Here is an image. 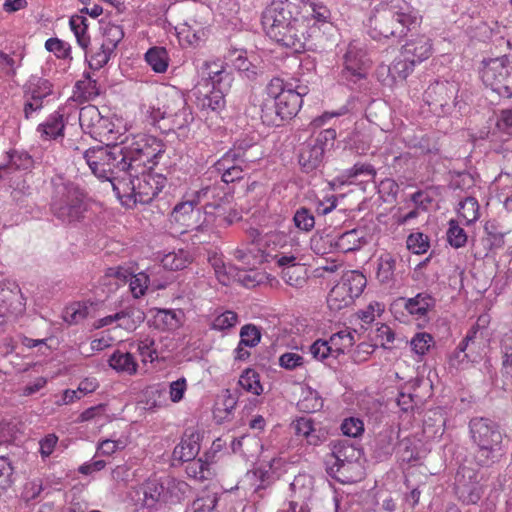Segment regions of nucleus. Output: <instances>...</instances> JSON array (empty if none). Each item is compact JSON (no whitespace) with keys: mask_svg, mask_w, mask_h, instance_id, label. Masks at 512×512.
Instances as JSON below:
<instances>
[{"mask_svg":"<svg viewBox=\"0 0 512 512\" xmlns=\"http://www.w3.org/2000/svg\"><path fill=\"white\" fill-rule=\"evenodd\" d=\"M164 152V144L154 136L140 134L130 141L106 147H94L84 152V159L98 178L113 182L128 174V170L151 163ZM132 175V172H129Z\"/></svg>","mask_w":512,"mask_h":512,"instance_id":"obj_1","label":"nucleus"},{"mask_svg":"<svg viewBox=\"0 0 512 512\" xmlns=\"http://www.w3.org/2000/svg\"><path fill=\"white\" fill-rule=\"evenodd\" d=\"M295 0L273 2L262 15V25L267 36L283 46L300 51L310 37L307 25L300 20Z\"/></svg>","mask_w":512,"mask_h":512,"instance_id":"obj_2","label":"nucleus"},{"mask_svg":"<svg viewBox=\"0 0 512 512\" xmlns=\"http://www.w3.org/2000/svg\"><path fill=\"white\" fill-rule=\"evenodd\" d=\"M421 22L419 11L406 0H384L368 19L369 34L377 40L403 38Z\"/></svg>","mask_w":512,"mask_h":512,"instance_id":"obj_3","label":"nucleus"},{"mask_svg":"<svg viewBox=\"0 0 512 512\" xmlns=\"http://www.w3.org/2000/svg\"><path fill=\"white\" fill-rule=\"evenodd\" d=\"M161 155L162 153L153 162L132 170V175L128 173L121 180L113 182V190L124 205L147 204L164 188L166 178L150 171Z\"/></svg>","mask_w":512,"mask_h":512,"instance_id":"obj_4","label":"nucleus"},{"mask_svg":"<svg viewBox=\"0 0 512 512\" xmlns=\"http://www.w3.org/2000/svg\"><path fill=\"white\" fill-rule=\"evenodd\" d=\"M472 443L476 446L474 459L480 466H490L505 454L503 434L492 420L475 417L469 422Z\"/></svg>","mask_w":512,"mask_h":512,"instance_id":"obj_5","label":"nucleus"},{"mask_svg":"<svg viewBox=\"0 0 512 512\" xmlns=\"http://www.w3.org/2000/svg\"><path fill=\"white\" fill-rule=\"evenodd\" d=\"M54 193L51 202L53 215L64 223H73L84 218L87 211L86 195L78 185L64 181L62 178L54 180Z\"/></svg>","mask_w":512,"mask_h":512,"instance_id":"obj_6","label":"nucleus"},{"mask_svg":"<svg viewBox=\"0 0 512 512\" xmlns=\"http://www.w3.org/2000/svg\"><path fill=\"white\" fill-rule=\"evenodd\" d=\"M199 205L193 193L186 196V199L177 203L171 214L170 220L186 228L189 232H207L215 224L216 216L213 211L202 213L200 209H195Z\"/></svg>","mask_w":512,"mask_h":512,"instance_id":"obj_7","label":"nucleus"},{"mask_svg":"<svg viewBox=\"0 0 512 512\" xmlns=\"http://www.w3.org/2000/svg\"><path fill=\"white\" fill-rule=\"evenodd\" d=\"M265 94L276 100L280 118L285 121L292 119L299 112L303 103L302 97L307 94V87L293 88L291 84L284 83L282 79L273 78L268 83Z\"/></svg>","mask_w":512,"mask_h":512,"instance_id":"obj_8","label":"nucleus"},{"mask_svg":"<svg viewBox=\"0 0 512 512\" xmlns=\"http://www.w3.org/2000/svg\"><path fill=\"white\" fill-rule=\"evenodd\" d=\"M366 286V278L359 271H347L333 286L327 297L330 310L339 311L350 306Z\"/></svg>","mask_w":512,"mask_h":512,"instance_id":"obj_9","label":"nucleus"},{"mask_svg":"<svg viewBox=\"0 0 512 512\" xmlns=\"http://www.w3.org/2000/svg\"><path fill=\"white\" fill-rule=\"evenodd\" d=\"M483 83L500 97H512V60L508 57L490 59L481 70Z\"/></svg>","mask_w":512,"mask_h":512,"instance_id":"obj_10","label":"nucleus"},{"mask_svg":"<svg viewBox=\"0 0 512 512\" xmlns=\"http://www.w3.org/2000/svg\"><path fill=\"white\" fill-rule=\"evenodd\" d=\"M369 65L364 43L353 40L342 57L340 79L347 84H356L366 78Z\"/></svg>","mask_w":512,"mask_h":512,"instance_id":"obj_11","label":"nucleus"},{"mask_svg":"<svg viewBox=\"0 0 512 512\" xmlns=\"http://www.w3.org/2000/svg\"><path fill=\"white\" fill-rule=\"evenodd\" d=\"M235 257L240 260L249 269L237 272V281L247 288H254L265 283L269 276L263 271L256 270L255 267L264 261H267V255L258 244L253 243L247 249H237Z\"/></svg>","mask_w":512,"mask_h":512,"instance_id":"obj_12","label":"nucleus"},{"mask_svg":"<svg viewBox=\"0 0 512 512\" xmlns=\"http://www.w3.org/2000/svg\"><path fill=\"white\" fill-rule=\"evenodd\" d=\"M26 300L15 282L0 281V327L24 313Z\"/></svg>","mask_w":512,"mask_h":512,"instance_id":"obj_13","label":"nucleus"},{"mask_svg":"<svg viewBox=\"0 0 512 512\" xmlns=\"http://www.w3.org/2000/svg\"><path fill=\"white\" fill-rule=\"evenodd\" d=\"M336 138L333 129L322 131L316 138L306 141L299 152V164L305 172H310L321 165L324 158L325 145Z\"/></svg>","mask_w":512,"mask_h":512,"instance_id":"obj_14","label":"nucleus"},{"mask_svg":"<svg viewBox=\"0 0 512 512\" xmlns=\"http://www.w3.org/2000/svg\"><path fill=\"white\" fill-rule=\"evenodd\" d=\"M169 104L167 119L170 121L172 128L181 130L189 127L194 120V116L184 95L177 90L170 89Z\"/></svg>","mask_w":512,"mask_h":512,"instance_id":"obj_15","label":"nucleus"},{"mask_svg":"<svg viewBox=\"0 0 512 512\" xmlns=\"http://www.w3.org/2000/svg\"><path fill=\"white\" fill-rule=\"evenodd\" d=\"M433 54V43L425 34L411 36L401 47V57H407L416 64L429 59Z\"/></svg>","mask_w":512,"mask_h":512,"instance_id":"obj_16","label":"nucleus"},{"mask_svg":"<svg viewBox=\"0 0 512 512\" xmlns=\"http://www.w3.org/2000/svg\"><path fill=\"white\" fill-rule=\"evenodd\" d=\"M225 186L216 183L213 185L202 187L201 189L192 192L194 197L196 198V201L199 204L204 205V210L202 213H205L206 211H212V210H222L223 205L226 202H229L230 196L225 192Z\"/></svg>","mask_w":512,"mask_h":512,"instance_id":"obj_17","label":"nucleus"},{"mask_svg":"<svg viewBox=\"0 0 512 512\" xmlns=\"http://www.w3.org/2000/svg\"><path fill=\"white\" fill-rule=\"evenodd\" d=\"M162 479H148L137 491V502L150 509H158L163 503Z\"/></svg>","mask_w":512,"mask_h":512,"instance_id":"obj_18","label":"nucleus"},{"mask_svg":"<svg viewBox=\"0 0 512 512\" xmlns=\"http://www.w3.org/2000/svg\"><path fill=\"white\" fill-rule=\"evenodd\" d=\"M200 451V433L195 429H187L181 442L173 450V459L189 462L195 459Z\"/></svg>","mask_w":512,"mask_h":512,"instance_id":"obj_19","label":"nucleus"},{"mask_svg":"<svg viewBox=\"0 0 512 512\" xmlns=\"http://www.w3.org/2000/svg\"><path fill=\"white\" fill-rule=\"evenodd\" d=\"M80 126L87 128L93 133L103 135L105 132H111L110 122L100 115L96 106L88 105L82 107L78 114Z\"/></svg>","mask_w":512,"mask_h":512,"instance_id":"obj_20","label":"nucleus"},{"mask_svg":"<svg viewBox=\"0 0 512 512\" xmlns=\"http://www.w3.org/2000/svg\"><path fill=\"white\" fill-rule=\"evenodd\" d=\"M224 86L210 88L197 87L198 104L203 110L220 111L225 107Z\"/></svg>","mask_w":512,"mask_h":512,"instance_id":"obj_21","label":"nucleus"},{"mask_svg":"<svg viewBox=\"0 0 512 512\" xmlns=\"http://www.w3.org/2000/svg\"><path fill=\"white\" fill-rule=\"evenodd\" d=\"M295 434L302 437L309 445L317 446L325 440V432L316 427L310 417H300L292 423Z\"/></svg>","mask_w":512,"mask_h":512,"instance_id":"obj_22","label":"nucleus"},{"mask_svg":"<svg viewBox=\"0 0 512 512\" xmlns=\"http://www.w3.org/2000/svg\"><path fill=\"white\" fill-rule=\"evenodd\" d=\"M163 483V503L164 505H173L182 502L190 491V486L182 480L172 477L162 479Z\"/></svg>","mask_w":512,"mask_h":512,"instance_id":"obj_23","label":"nucleus"},{"mask_svg":"<svg viewBox=\"0 0 512 512\" xmlns=\"http://www.w3.org/2000/svg\"><path fill=\"white\" fill-rule=\"evenodd\" d=\"M328 473L343 484L354 483L362 477V467L358 461L327 465Z\"/></svg>","mask_w":512,"mask_h":512,"instance_id":"obj_24","label":"nucleus"},{"mask_svg":"<svg viewBox=\"0 0 512 512\" xmlns=\"http://www.w3.org/2000/svg\"><path fill=\"white\" fill-rule=\"evenodd\" d=\"M314 480L306 473H299L290 484V500L299 501L300 504H308L313 495Z\"/></svg>","mask_w":512,"mask_h":512,"instance_id":"obj_25","label":"nucleus"},{"mask_svg":"<svg viewBox=\"0 0 512 512\" xmlns=\"http://www.w3.org/2000/svg\"><path fill=\"white\" fill-rule=\"evenodd\" d=\"M64 109L59 108L57 111L50 114L47 119L39 124L37 131L40 133L41 138L44 140L56 139L63 137L64 131Z\"/></svg>","mask_w":512,"mask_h":512,"instance_id":"obj_26","label":"nucleus"},{"mask_svg":"<svg viewBox=\"0 0 512 512\" xmlns=\"http://www.w3.org/2000/svg\"><path fill=\"white\" fill-rule=\"evenodd\" d=\"M331 451L327 465L358 461L360 457V451L347 440L333 442Z\"/></svg>","mask_w":512,"mask_h":512,"instance_id":"obj_27","label":"nucleus"},{"mask_svg":"<svg viewBox=\"0 0 512 512\" xmlns=\"http://www.w3.org/2000/svg\"><path fill=\"white\" fill-rule=\"evenodd\" d=\"M337 252L348 253L360 249L365 243V231L352 229L335 237Z\"/></svg>","mask_w":512,"mask_h":512,"instance_id":"obj_28","label":"nucleus"},{"mask_svg":"<svg viewBox=\"0 0 512 512\" xmlns=\"http://www.w3.org/2000/svg\"><path fill=\"white\" fill-rule=\"evenodd\" d=\"M109 366L118 373L134 375L137 373L138 364L134 356L129 352L115 351L108 359Z\"/></svg>","mask_w":512,"mask_h":512,"instance_id":"obj_29","label":"nucleus"},{"mask_svg":"<svg viewBox=\"0 0 512 512\" xmlns=\"http://www.w3.org/2000/svg\"><path fill=\"white\" fill-rule=\"evenodd\" d=\"M396 269V257L389 253H382L377 259V279L384 284H389L394 280Z\"/></svg>","mask_w":512,"mask_h":512,"instance_id":"obj_30","label":"nucleus"},{"mask_svg":"<svg viewBox=\"0 0 512 512\" xmlns=\"http://www.w3.org/2000/svg\"><path fill=\"white\" fill-rule=\"evenodd\" d=\"M209 263L214 269L215 276L222 285H229L233 280H237L238 270L232 266H227L222 257L214 254L209 257Z\"/></svg>","mask_w":512,"mask_h":512,"instance_id":"obj_31","label":"nucleus"},{"mask_svg":"<svg viewBox=\"0 0 512 512\" xmlns=\"http://www.w3.org/2000/svg\"><path fill=\"white\" fill-rule=\"evenodd\" d=\"M208 34V29L195 20L192 23H185L179 31V35L191 46H199L207 39Z\"/></svg>","mask_w":512,"mask_h":512,"instance_id":"obj_32","label":"nucleus"},{"mask_svg":"<svg viewBox=\"0 0 512 512\" xmlns=\"http://www.w3.org/2000/svg\"><path fill=\"white\" fill-rule=\"evenodd\" d=\"M115 317L117 318V327L129 332L134 331L145 319L142 311L131 307L115 313Z\"/></svg>","mask_w":512,"mask_h":512,"instance_id":"obj_33","label":"nucleus"},{"mask_svg":"<svg viewBox=\"0 0 512 512\" xmlns=\"http://www.w3.org/2000/svg\"><path fill=\"white\" fill-rule=\"evenodd\" d=\"M156 104H150L148 106H144V113L146 117L149 119L151 124H156L160 120L168 118V106L169 104V90L162 93L160 97L157 99Z\"/></svg>","mask_w":512,"mask_h":512,"instance_id":"obj_34","label":"nucleus"},{"mask_svg":"<svg viewBox=\"0 0 512 512\" xmlns=\"http://www.w3.org/2000/svg\"><path fill=\"white\" fill-rule=\"evenodd\" d=\"M354 343L355 335L349 328L342 329L332 334L329 338V344L332 346L336 357L349 351Z\"/></svg>","mask_w":512,"mask_h":512,"instance_id":"obj_35","label":"nucleus"},{"mask_svg":"<svg viewBox=\"0 0 512 512\" xmlns=\"http://www.w3.org/2000/svg\"><path fill=\"white\" fill-rule=\"evenodd\" d=\"M207 78L198 87L210 88L215 86H224V81H229V74L224 70L223 66L219 63H206L205 64Z\"/></svg>","mask_w":512,"mask_h":512,"instance_id":"obj_36","label":"nucleus"},{"mask_svg":"<svg viewBox=\"0 0 512 512\" xmlns=\"http://www.w3.org/2000/svg\"><path fill=\"white\" fill-rule=\"evenodd\" d=\"M71 31L77 40L78 45L86 50L90 44V36L88 35L87 18L82 14L72 15L69 20Z\"/></svg>","mask_w":512,"mask_h":512,"instance_id":"obj_37","label":"nucleus"},{"mask_svg":"<svg viewBox=\"0 0 512 512\" xmlns=\"http://www.w3.org/2000/svg\"><path fill=\"white\" fill-rule=\"evenodd\" d=\"M376 175L375 168L369 163L357 162L353 167L346 169L341 175L337 177V181L341 184H350L358 177L374 178Z\"/></svg>","mask_w":512,"mask_h":512,"instance_id":"obj_38","label":"nucleus"},{"mask_svg":"<svg viewBox=\"0 0 512 512\" xmlns=\"http://www.w3.org/2000/svg\"><path fill=\"white\" fill-rule=\"evenodd\" d=\"M434 305L433 298L426 293H419L415 297L405 300V308L411 315L424 316Z\"/></svg>","mask_w":512,"mask_h":512,"instance_id":"obj_39","label":"nucleus"},{"mask_svg":"<svg viewBox=\"0 0 512 512\" xmlns=\"http://www.w3.org/2000/svg\"><path fill=\"white\" fill-rule=\"evenodd\" d=\"M145 60L156 73H164L168 68L169 57L166 49L163 47L150 48L145 53Z\"/></svg>","mask_w":512,"mask_h":512,"instance_id":"obj_40","label":"nucleus"},{"mask_svg":"<svg viewBox=\"0 0 512 512\" xmlns=\"http://www.w3.org/2000/svg\"><path fill=\"white\" fill-rule=\"evenodd\" d=\"M261 109V119L262 122L268 126H280L283 122L282 118H280V114L278 113V105H276V100L268 96L263 99L260 104Z\"/></svg>","mask_w":512,"mask_h":512,"instance_id":"obj_41","label":"nucleus"},{"mask_svg":"<svg viewBox=\"0 0 512 512\" xmlns=\"http://www.w3.org/2000/svg\"><path fill=\"white\" fill-rule=\"evenodd\" d=\"M192 261L188 251L179 249L165 254L161 260L162 266L168 270H181L186 268Z\"/></svg>","mask_w":512,"mask_h":512,"instance_id":"obj_42","label":"nucleus"},{"mask_svg":"<svg viewBox=\"0 0 512 512\" xmlns=\"http://www.w3.org/2000/svg\"><path fill=\"white\" fill-rule=\"evenodd\" d=\"M416 65L411 59L400 55L387 69L393 81L405 80L413 72Z\"/></svg>","mask_w":512,"mask_h":512,"instance_id":"obj_43","label":"nucleus"},{"mask_svg":"<svg viewBox=\"0 0 512 512\" xmlns=\"http://www.w3.org/2000/svg\"><path fill=\"white\" fill-rule=\"evenodd\" d=\"M180 324L181 320L178 314L172 310H158L153 317V325L159 330H175Z\"/></svg>","mask_w":512,"mask_h":512,"instance_id":"obj_44","label":"nucleus"},{"mask_svg":"<svg viewBox=\"0 0 512 512\" xmlns=\"http://www.w3.org/2000/svg\"><path fill=\"white\" fill-rule=\"evenodd\" d=\"M282 278L286 284L302 288L307 282V269L304 265H290L282 269Z\"/></svg>","mask_w":512,"mask_h":512,"instance_id":"obj_45","label":"nucleus"},{"mask_svg":"<svg viewBox=\"0 0 512 512\" xmlns=\"http://www.w3.org/2000/svg\"><path fill=\"white\" fill-rule=\"evenodd\" d=\"M118 275L122 276L124 279L128 278L130 291L135 298L143 296L148 289L149 284L151 283L150 275H148L146 272L129 274V276L118 272Z\"/></svg>","mask_w":512,"mask_h":512,"instance_id":"obj_46","label":"nucleus"},{"mask_svg":"<svg viewBox=\"0 0 512 512\" xmlns=\"http://www.w3.org/2000/svg\"><path fill=\"white\" fill-rule=\"evenodd\" d=\"M310 245L312 251L321 256L337 251L335 237L330 234H315Z\"/></svg>","mask_w":512,"mask_h":512,"instance_id":"obj_47","label":"nucleus"},{"mask_svg":"<svg viewBox=\"0 0 512 512\" xmlns=\"http://www.w3.org/2000/svg\"><path fill=\"white\" fill-rule=\"evenodd\" d=\"M239 386L246 392L259 396L263 393L259 374L253 369H246L239 377Z\"/></svg>","mask_w":512,"mask_h":512,"instance_id":"obj_48","label":"nucleus"},{"mask_svg":"<svg viewBox=\"0 0 512 512\" xmlns=\"http://www.w3.org/2000/svg\"><path fill=\"white\" fill-rule=\"evenodd\" d=\"M102 44L106 45L108 50L117 47L124 37V31L120 25L114 23H103L101 26Z\"/></svg>","mask_w":512,"mask_h":512,"instance_id":"obj_49","label":"nucleus"},{"mask_svg":"<svg viewBox=\"0 0 512 512\" xmlns=\"http://www.w3.org/2000/svg\"><path fill=\"white\" fill-rule=\"evenodd\" d=\"M43 85V91L31 90V101L27 102L24 106L25 117H31L32 113L38 111L42 107V99L50 95L52 92V85L49 81H39Z\"/></svg>","mask_w":512,"mask_h":512,"instance_id":"obj_50","label":"nucleus"},{"mask_svg":"<svg viewBox=\"0 0 512 512\" xmlns=\"http://www.w3.org/2000/svg\"><path fill=\"white\" fill-rule=\"evenodd\" d=\"M458 216L463 223L469 225L479 218V204L473 197H467L459 203Z\"/></svg>","mask_w":512,"mask_h":512,"instance_id":"obj_51","label":"nucleus"},{"mask_svg":"<svg viewBox=\"0 0 512 512\" xmlns=\"http://www.w3.org/2000/svg\"><path fill=\"white\" fill-rule=\"evenodd\" d=\"M75 88L77 98L83 102L93 100L99 95L97 82L91 79L89 75H85L83 80L77 81Z\"/></svg>","mask_w":512,"mask_h":512,"instance_id":"obj_52","label":"nucleus"},{"mask_svg":"<svg viewBox=\"0 0 512 512\" xmlns=\"http://www.w3.org/2000/svg\"><path fill=\"white\" fill-rule=\"evenodd\" d=\"M88 313L89 307L86 303L75 302L65 308L63 319L68 324H78L86 319Z\"/></svg>","mask_w":512,"mask_h":512,"instance_id":"obj_53","label":"nucleus"},{"mask_svg":"<svg viewBox=\"0 0 512 512\" xmlns=\"http://www.w3.org/2000/svg\"><path fill=\"white\" fill-rule=\"evenodd\" d=\"M433 345V337L426 332L416 333L410 341L412 351L414 352V354L420 357L424 356Z\"/></svg>","mask_w":512,"mask_h":512,"instance_id":"obj_54","label":"nucleus"},{"mask_svg":"<svg viewBox=\"0 0 512 512\" xmlns=\"http://www.w3.org/2000/svg\"><path fill=\"white\" fill-rule=\"evenodd\" d=\"M237 323L238 315L233 311L227 310L214 316L210 327L216 331H225L233 328Z\"/></svg>","mask_w":512,"mask_h":512,"instance_id":"obj_55","label":"nucleus"},{"mask_svg":"<svg viewBox=\"0 0 512 512\" xmlns=\"http://www.w3.org/2000/svg\"><path fill=\"white\" fill-rule=\"evenodd\" d=\"M408 250L414 254H424L430 248V242L428 236L421 232L411 233L406 240Z\"/></svg>","mask_w":512,"mask_h":512,"instance_id":"obj_56","label":"nucleus"},{"mask_svg":"<svg viewBox=\"0 0 512 512\" xmlns=\"http://www.w3.org/2000/svg\"><path fill=\"white\" fill-rule=\"evenodd\" d=\"M217 503V496L208 493L195 499L187 508L186 512H214Z\"/></svg>","mask_w":512,"mask_h":512,"instance_id":"obj_57","label":"nucleus"},{"mask_svg":"<svg viewBox=\"0 0 512 512\" xmlns=\"http://www.w3.org/2000/svg\"><path fill=\"white\" fill-rule=\"evenodd\" d=\"M127 445V437H119L118 439H104L98 443L97 452L104 456H110L117 451L125 449Z\"/></svg>","mask_w":512,"mask_h":512,"instance_id":"obj_58","label":"nucleus"},{"mask_svg":"<svg viewBox=\"0 0 512 512\" xmlns=\"http://www.w3.org/2000/svg\"><path fill=\"white\" fill-rule=\"evenodd\" d=\"M137 350L142 358V362H154L158 359V352L155 348L153 338L146 336L138 341Z\"/></svg>","mask_w":512,"mask_h":512,"instance_id":"obj_59","label":"nucleus"},{"mask_svg":"<svg viewBox=\"0 0 512 512\" xmlns=\"http://www.w3.org/2000/svg\"><path fill=\"white\" fill-rule=\"evenodd\" d=\"M398 436V431L393 428L383 430L377 438V445L379 449L386 455L391 454L394 450Z\"/></svg>","mask_w":512,"mask_h":512,"instance_id":"obj_60","label":"nucleus"},{"mask_svg":"<svg viewBox=\"0 0 512 512\" xmlns=\"http://www.w3.org/2000/svg\"><path fill=\"white\" fill-rule=\"evenodd\" d=\"M45 48L59 59H71V46L59 38H49L45 42Z\"/></svg>","mask_w":512,"mask_h":512,"instance_id":"obj_61","label":"nucleus"},{"mask_svg":"<svg viewBox=\"0 0 512 512\" xmlns=\"http://www.w3.org/2000/svg\"><path fill=\"white\" fill-rule=\"evenodd\" d=\"M447 240L454 248L463 247L467 242V235L455 220H450L447 231Z\"/></svg>","mask_w":512,"mask_h":512,"instance_id":"obj_62","label":"nucleus"},{"mask_svg":"<svg viewBox=\"0 0 512 512\" xmlns=\"http://www.w3.org/2000/svg\"><path fill=\"white\" fill-rule=\"evenodd\" d=\"M261 340V333L259 329L252 324L244 325L240 330V343L245 347H255Z\"/></svg>","mask_w":512,"mask_h":512,"instance_id":"obj_63","label":"nucleus"},{"mask_svg":"<svg viewBox=\"0 0 512 512\" xmlns=\"http://www.w3.org/2000/svg\"><path fill=\"white\" fill-rule=\"evenodd\" d=\"M499 183V198L502 199L505 208L512 211V176L509 174L500 175Z\"/></svg>","mask_w":512,"mask_h":512,"instance_id":"obj_64","label":"nucleus"}]
</instances>
